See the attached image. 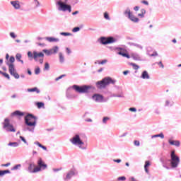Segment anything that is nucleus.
Here are the masks:
<instances>
[{"instance_id": "obj_23", "label": "nucleus", "mask_w": 181, "mask_h": 181, "mask_svg": "<svg viewBox=\"0 0 181 181\" xmlns=\"http://www.w3.org/2000/svg\"><path fill=\"white\" fill-rule=\"evenodd\" d=\"M28 93H37V94H39L40 93V90L37 88V87L28 88Z\"/></svg>"}, {"instance_id": "obj_33", "label": "nucleus", "mask_w": 181, "mask_h": 181, "mask_svg": "<svg viewBox=\"0 0 181 181\" xmlns=\"http://www.w3.org/2000/svg\"><path fill=\"white\" fill-rule=\"evenodd\" d=\"M118 54H119L120 56H122L123 57H127V59H131V56H129V54L123 52H119Z\"/></svg>"}, {"instance_id": "obj_22", "label": "nucleus", "mask_w": 181, "mask_h": 181, "mask_svg": "<svg viewBox=\"0 0 181 181\" xmlns=\"http://www.w3.org/2000/svg\"><path fill=\"white\" fill-rule=\"evenodd\" d=\"M132 57L134 60H136L137 62H141V60H142L141 59V56H139V54H136V53H132Z\"/></svg>"}, {"instance_id": "obj_64", "label": "nucleus", "mask_w": 181, "mask_h": 181, "mask_svg": "<svg viewBox=\"0 0 181 181\" xmlns=\"http://www.w3.org/2000/svg\"><path fill=\"white\" fill-rule=\"evenodd\" d=\"M141 4H144V5H149V3L145 0L142 1Z\"/></svg>"}, {"instance_id": "obj_35", "label": "nucleus", "mask_w": 181, "mask_h": 181, "mask_svg": "<svg viewBox=\"0 0 181 181\" xmlns=\"http://www.w3.org/2000/svg\"><path fill=\"white\" fill-rule=\"evenodd\" d=\"M43 53H45L46 56H52V52L50 49H43Z\"/></svg>"}, {"instance_id": "obj_36", "label": "nucleus", "mask_w": 181, "mask_h": 181, "mask_svg": "<svg viewBox=\"0 0 181 181\" xmlns=\"http://www.w3.org/2000/svg\"><path fill=\"white\" fill-rule=\"evenodd\" d=\"M103 16L106 21H111V18H110V15L108 14V12H105L103 14Z\"/></svg>"}, {"instance_id": "obj_30", "label": "nucleus", "mask_w": 181, "mask_h": 181, "mask_svg": "<svg viewBox=\"0 0 181 181\" xmlns=\"http://www.w3.org/2000/svg\"><path fill=\"white\" fill-rule=\"evenodd\" d=\"M35 145H37V146H39V148H41L42 149H43L44 151H47V148L43 145H42L39 141H35L34 143Z\"/></svg>"}, {"instance_id": "obj_12", "label": "nucleus", "mask_w": 181, "mask_h": 181, "mask_svg": "<svg viewBox=\"0 0 181 181\" xmlns=\"http://www.w3.org/2000/svg\"><path fill=\"white\" fill-rule=\"evenodd\" d=\"M40 57L39 62L40 64H43V57H45V54L43 52H37L36 51L33 52V59L35 62H37V58Z\"/></svg>"}, {"instance_id": "obj_59", "label": "nucleus", "mask_w": 181, "mask_h": 181, "mask_svg": "<svg viewBox=\"0 0 181 181\" xmlns=\"http://www.w3.org/2000/svg\"><path fill=\"white\" fill-rule=\"evenodd\" d=\"M141 13L145 16V14L146 13V10H145V8H142L141 10Z\"/></svg>"}, {"instance_id": "obj_40", "label": "nucleus", "mask_w": 181, "mask_h": 181, "mask_svg": "<svg viewBox=\"0 0 181 181\" xmlns=\"http://www.w3.org/2000/svg\"><path fill=\"white\" fill-rule=\"evenodd\" d=\"M8 63H10V64H13V63H15V57H10Z\"/></svg>"}, {"instance_id": "obj_9", "label": "nucleus", "mask_w": 181, "mask_h": 181, "mask_svg": "<svg viewBox=\"0 0 181 181\" xmlns=\"http://www.w3.org/2000/svg\"><path fill=\"white\" fill-rule=\"evenodd\" d=\"M36 170L37 172H42V170H46L47 169V164L45 163V161L42 159V158H39L37 161Z\"/></svg>"}, {"instance_id": "obj_7", "label": "nucleus", "mask_w": 181, "mask_h": 181, "mask_svg": "<svg viewBox=\"0 0 181 181\" xmlns=\"http://www.w3.org/2000/svg\"><path fill=\"white\" fill-rule=\"evenodd\" d=\"M2 124L3 129H5L6 132H16V129H15L13 125L11 124V121L8 118H6Z\"/></svg>"}, {"instance_id": "obj_25", "label": "nucleus", "mask_w": 181, "mask_h": 181, "mask_svg": "<svg viewBox=\"0 0 181 181\" xmlns=\"http://www.w3.org/2000/svg\"><path fill=\"white\" fill-rule=\"evenodd\" d=\"M150 165H151V162H149V160H146L144 165V170L146 173H149V170H148V168H149Z\"/></svg>"}, {"instance_id": "obj_29", "label": "nucleus", "mask_w": 181, "mask_h": 181, "mask_svg": "<svg viewBox=\"0 0 181 181\" xmlns=\"http://www.w3.org/2000/svg\"><path fill=\"white\" fill-rule=\"evenodd\" d=\"M153 138H161V139H163L165 138V135L163 133H160L159 134H155L151 136V139H153Z\"/></svg>"}, {"instance_id": "obj_51", "label": "nucleus", "mask_w": 181, "mask_h": 181, "mask_svg": "<svg viewBox=\"0 0 181 181\" xmlns=\"http://www.w3.org/2000/svg\"><path fill=\"white\" fill-rule=\"evenodd\" d=\"M117 180H122V181L127 180V177H125V176L119 177L117 178Z\"/></svg>"}, {"instance_id": "obj_54", "label": "nucleus", "mask_w": 181, "mask_h": 181, "mask_svg": "<svg viewBox=\"0 0 181 181\" xmlns=\"http://www.w3.org/2000/svg\"><path fill=\"white\" fill-rule=\"evenodd\" d=\"M129 111H131L132 112H136V108L130 107V108H129Z\"/></svg>"}, {"instance_id": "obj_1", "label": "nucleus", "mask_w": 181, "mask_h": 181, "mask_svg": "<svg viewBox=\"0 0 181 181\" xmlns=\"http://www.w3.org/2000/svg\"><path fill=\"white\" fill-rule=\"evenodd\" d=\"M36 121L37 117L32 114H28L25 117V124L23 131H29V132H35V127H36Z\"/></svg>"}, {"instance_id": "obj_26", "label": "nucleus", "mask_w": 181, "mask_h": 181, "mask_svg": "<svg viewBox=\"0 0 181 181\" xmlns=\"http://www.w3.org/2000/svg\"><path fill=\"white\" fill-rule=\"evenodd\" d=\"M49 50H50L52 54H56L57 53V52H59V47L58 46H54Z\"/></svg>"}, {"instance_id": "obj_43", "label": "nucleus", "mask_w": 181, "mask_h": 181, "mask_svg": "<svg viewBox=\"0 0 181 181\" xmlns=\"http://www.w3.org/2000/svg\"><path fill=\"white\" fill-rule=\"evenodd\" d=\"M108 121H110V117H103V124H107V122H108Z\"/></svg>"}, {"instance_id": "obj_57", "label": "nucleus", "mask_w": 181, "mask_h": 181, "mask_svg": "<svg viewBox=\"0 0 181 181\" xmlns=\"http://www.w3.org/2000/svg\"><path fill=\"white\" fill-rule=\"evenodd\" d=\"M66 51L67 54H70L71 53V50L69 47L66 48Z\"/></svg>"}, {"instance_id": "obj_3", "label": "nucleus", "mask_w": 181, "mask_h": 181, "mask_svg": "<svg viewBox=\"0 0 181 181\" xmlns=\"http://www.w3.org/2000/svg\"><path fill=\"white\" fill-rule=\"evenodd\" d=\"M115 83H117L116 80H114L110 77H105L100 81H98L96 83V86L98 88L102 89L105 88L109 84H115Z\"/></svg>"}, {"instance_id": "obj_20", "label": "nucleus", "mask_w": 181, "mask_h": 181, "mask_svg": "<svg viewBox=\"0 0 181 181\" xmlns=\"http://www.w3.org/2000/svg\"><path fill=\"white\" fill-rule=\"evenodd\" d=\"M11 4L16 9H21V4H19V1H11Z\"/></svg>"}, {"instance_id": "obj_16", "label": "nucleus", "mask_w": 181, "mask_h": 181, "mask_svg": "<svg viewBox=\"0 0 181 181\" xmlns=\"http://www.w3.org/2000/svg\"><path fill=\"white\" fill-rule=\"evenodd\" d=\"M140 78H141L142 80H150L151 76H149V73H148V71H143L141 75L140 76Z\"/></svg>"}, {"instance_id": "obj_52", "label": "nucleus", "mask_w": 181, "mask_h": 181, "mask_svg": "<svg viewBox=\"0 0 181 181\" xmlns=\"http://www.w3.org/2000/svg\"><path fill=\"white\" fill-rule=\"evenodd\" d=\"M3 76H5L6 78H7L8 80H11V76H9V74L4 72V74H3Z\"/></svg>"}, {"instance_id": "obj_37", "label": "nucleus", "mask_w": 181, "mask_h": 181, "mask_svg": "<svg viewBox=\"0 0 181 181\" xmlns=\"http://www.w3.org/2000/svg\"><path fill=\"white\" fill-rule=\"evenodd\" d=\"M36 105L37 108H43V107H45V103H43L42 102H38L36 103Z\"/></svg>"}, {"instance_id": "obj_46", "label": "nucleus", "mask_w": 181, "mask_h": 181, "mask_svg": "<svg viewBox=\"0 0 181 181\" xmlns=\"http://www.w3.org/2000/svg\"><path fill=\"white\" fill-rule=\"evenodd\" d=\"M131 65L134 69V70H138L139 69V66L136 64L132 63Z\"/></svg>"}, {"instance_id": "obj_60", "label": "nucleus", "mask_w": 181, "mask_h": 181, "mask_svg": "<svg viewBox=\"0 0 181 181\" xmlns=\"http://www.w3.org/2000/svg\"><path fill=\"white\" fill-rule=\"evenodd\" d=\"M28 57H33V53H32V52H28Z\"/></svg>"}, {"instance_id": "obj_41", "label": "nucleus", "mask_w": 181, "mask_h": 181, "mask_svg": "<svg viewBox=\"0 0 181 181\" xmlns=\"http://www.w3.org/2000/svg\"><path fill=\"white\" fill-rule=\"evenodd\" d=\"M133 46H134V47H137V49H140L141 50H142L144 49V47H142V45H141L139 44L134 43Z\"/></svg>"}, {"instance_id": "obj_27", "label": "nucleus", "mask_w": 181, "mask_h": 181, "mask_svg": "<svg viewBox=\"0 0 181 181\" xmlns=\"http://www.w3.org/2000/svg\"><path fill=\"white\" fill-rule=\"evenodd\" d=\"M59 63H61V64H63V63H64L65 62V59H64V55H63L62 52L59 53Z\"/></svg>"}, {"instance_id": "obj_42", "label": "nucleus", "mask_w": 181, "mask_h": 181, "mask_svg": "<svg viewBox=\"0 0 181 181\" xmlns=\"http://www.w3.org/2000/svg\"><path fill=\"white\" fill-rule=\"evenodd\" d=\"M34 5L35 6V8H39L40 6V2L37 0H34Z\"/></svg>"}, {"instance_id": "obj_6", "label": "nucleus", "mask_w": 181, "mask_h": 181, "mask_svg": "<svg viewBox=\"0 0 181 181\" xmlns=\"http://www.w3.org/2000/svg\"><path fill=\"white\" fill-rule=\"evenodd\" d=\"M56 5L58 6V11H61L62 12H71V6L63 2L62 0H59L57 1Z\"/></svg>"}, {"instance_id": "obj_17", "label": "nucleus", "mask_w": 181, "mask_h": 181, "mask_svg": "<svg viewBox=\"0 0 181 181\" xmlns=\"http://www.w3.org/2000/svg\"><path fill=\"white\" fill-rule=\"evenodd\" d=\"M25 112H21V110H16L11 114V117H23Z\"/></svg>"}, {"instance_id": "obj_31", "label": "nucleus", "mask_w": 181, "mask_h": 181, "mask_svg": "<svg viewBox=\"0 0 181 181\" xmlns=\"http://www.w3.org/2000/svg\"><path fill=\"white\" fill-rule=\"evenodd\" d=\"M124 15L126 16L127 18H128L132 12L131 11V9L129 8H126V10L124 11Z\"/></svg>"}, {"instance_id": "obj_55", "label": "nucleus", "mask_w": 181, "mask_h": 181, "mask_svg": "<svg viewBox=\"0 0 181 181\" xmlns=\"http://www.w3.org/2000/svg\"><path fill=\"white\" fill-rule=\"evenodd\" d=\"M158 66H160V67H161V69H164L165 66L163 65V64L162 63V61H160V62L158 63Z\"/></svg>"}, {"instance_id": "obj_28", "label": "nucleus", "mask_w": 181, "mask_h": 181, "mask_svg": "<svg viewBox=\"0 0 181 181\" xmlns=\"http://www.w3.org/2000/svg\"><path fill=\"white\" fill-rule=\"evenodd\" d=\"M8 146H11V148H18L19 146V143L18 142H9Z\"/></svg>"}, {"instance_id": "obj_48", "label": "nucleus", "mask_w": 181, "mask_h": 181, "mask_svg": "<svg viewBox=\"0 0 181 181\" xmlns=\"http://www.w3.org/2000/svg\"><path fill=\"white\" fill-rule=\"evenodd\" d=\"M63 77H66V74L61 75L59 77L56 78L55 81H59V80H62V78H63Z\"/></svg>"}, {"instance_id": "obj_39", "label": "nucleus", "mask_w": 181, "mask_h": 181, "mask_svg": "<svg viewBox=\"0 0 181 181\" xmlns=\"http://www.w3.org/2000/svg\"><path fill=\"white\" fill-rule=\"evenodd\" d=\"M61 36H73V34H71V33H60Z\"/></svg>"}, {"instance_id": "obj_4", "label": "nucleus", "mask_w": 181, "mask_h": 181, "mask_svg": "<svg viewBox=\"0 0 181 181\" xmlns=\"http://www.w3.org/2000/svg\"><path fill=\"white\" fill-rule=\"evenodd\" d=\"M72 88L75 90L76 93H78L79 94H88V93H90V90L93 88V86H78V85H74L72 86Z\"/></svg>"}, {"instance_id": "obj_38", "label": "nucleus", "mask_w": 181, "mask_h": 181, "mask_svg": "<svg viewBox=\"0 0 181 181\" xmlns=\"http://www.w3.org/2000/svg\"><path fill=\"white\" fill-rule=\"evenodd\" d=\"M22 168V165L18 164L16 165L13 168H11V170H18V169H21Z\"/></svg>"}, {"instance_id": "obj_50", "label": "nucleus", "mask_w": 181, "mask_h": 181, "mask_svg": "<svg viewBox=\"0 0 181 181\" xmlns=\"http://www.w3.org/2000/svg\"><path fill=\"white\" fill-rule=\"evenodd\" d=\"M10 36L12 37V39H16V35H15V33L13 32L10 33Z\"/></svg>"}, {"instance_id": "obj_47", "label": "nucleus", "mask_w": 181, "mask_h": 181, "mask_svg": "<svg viewBox=\"0 0 181 181\" xmlns=\"http://www.w3.org/2000/svg\"><path fill=\"white\" fill-rule=\"evenodd\" d=\"M35 74L37 75V74H40V68L39 66H37L35 70Z\"/></svg>"}, {"instance_id": "obj_63", "label": "nucleus", "mask_w": 181, "mask_h": 181, "mask_svg": "<svg viewBox=\"0 0 181 181\" xmlns=\"http://www.w3.org/2000/svg\"><path fill=\"white\" fill-rule=\"evenodd\" d=\"M59 170H62V168H53V172H59Z\"/></svg>"}, {"instance_id": "obj_19", "label": "nucleus", "mask_w": 181, "mask_h": 181, "mask_svg": "<svg viewBox=\"0 0 181 181\" xmlns=\"http://www.w3.org/2000/svg\"><path fill=\"white\" fill-rule=\"evenodd\" d=\"M168 144H170V145H173L174 146H177L179 147L180 146V141L176 140H172V139H168Z\"/></svg>"}, {"instance_id": "obj_8", "label": "nucleus", "mask_w": 181, "mask_h": 181, "mask_svg": "<svg viewBox=\"0 0 181 181\" xmlns=\"http://www.w3.org/2000/svg\"><path fill=\"white\" fill-rule=\"evenodd\" d=\"M6 64L8 66V71L11 76H13L14 78H19L20 76L18 72H16V69H15V64L9 63V62H6Z\"/></svg>"}, {"instance_id": "obj_45", "label": "nucleus", "mask_w": 181, "mask_h": 181, "mask_svg": "<svg viewBox=\"0 0 181 181\" xmlns=\"http://www.w3.org/2000/svg\"><path fill=\"white\" fill-rule=\"evenodd\" d=\"M20 139H21V141H23V142H24V144H25V145H29V144L28 143V141H26L25 137L20 136Z\"/></svg>"}, {"instance_id": "obj_58", "label": "nucleus", "mask_w": 181, "mask_h": 181, "mask_svg": "<svg viewBox=\"0 0 181 181\" xmlns=\"http://www.w3.org/2000/svg\"><path fill=\"white\" fill-rule=\"evenodd\" d=\"M1 166L8 168V166H11V163H7L6 164H2Z\"/></svg>"}, {"instance_id": "obj_5", "label": "nucleus", "mask_w": 181, "mask_h": 181, "mask_svg": "<svg viewBox=\"0 0 181 181\" xmlns=\"http://www.w3.org/2000/svg\"><path fill=\"white\" fill-rule=\"evenodd\" d=\"M170 163L171 165V168L173 169H175L179 166V164L180 163V158L179 156H176L175 153V151H172L170 154Z\"/></svg>"}, {"instance_id": "obj_62", "label": "nucleus", "mask_w": 181, "mask_h": 181, "mask_svg": "<svg viewBox=\"0 0 181 181\" xmlns=\"http://www.w3.org/2000/svg\"><path fill=\"white\" fill-rule=\"evenodd\" d=\"M113 161H115V162H116V163H121V162H122V160H121V159H115V160H113Z\"/></svg>"}, {"instance_id": "obj_53", "label": "nucleus", "mask_w": 181, "mask_h": 181, "mask_svg": "<svg viewBox=\"0 0 181 181\" xmlns=\"http://www.w3.org/2000/svg\"><path fill=\"white\" fill-rule=\"evenodd\" d=\"M134 144L135 146H139V145H141V143L139 142V141H136V140L134 141Z\"/></svg>"}, {"instance_id": "obj_15", "label": "nucleus", "mask_w": 181, "mask_h": 181, "mask_svg": "<svg viewBox=\"0 0 181 181\" xmlns=\"http://www.w3.org/2000/svg\"><path fill=\"white\" fill-rule=\"evenodd\" d=\"M28 173H37V170H36V165L35 163H31L28 165Z\"/></svg>"}, {"instance_id": "obj_32", "label": "nucleus", "mask_w": 181, "mask_h": 181, "mask_svg": "<svg viewBox=\"0 0 181 181\" xmlns=\"http://www.w3.org/2000/svg\"><path fill=\"white\" fill-rule=\"evenodd\" d=\"M173 101L166 100L165 103V107H173Z\"/></svg>"}, {"instance_id": "obj_21", "label": "nucleus", "mask_w": 181, "mask_h": 181, "mask_svg": "<svg viewBox=\"0 0 181 181\" xmlns=\"http://www.w3.org/2000/svg\"><path fill=\"white\" fill-rule=\"evenodd\" d=\"M45 39L50 43H52L53 42H60V40L59 38H54L53 37H47Z\"/></svg>"}, {"instance_id": "obj_24", "label": "nucleus", "mask_w": 181, "mask_h": 181, "mask_svg": "<svg viewBox=\"0 0 181 181\" xmlns=\"http://www.w3.org/2000/svg\"><path fill=\"white\" fill-rule=\"evenodd\" d=\"M16 59L17 60V62H19L20 63H21V64H23V60H22V54L21 53H17L16 54Z\"/></svg>"}, {"instance_id": "obj_49", "label": "nucleus", "mask_w": 181, "mask_h": 181, "mask_svg": "<svg viewBox=\"0 0 181 181\" xmlns=\"http://www.w3.org/2000/svg\"><path fill=\"white\" fill-rule=\"evenodd\" d=\"M80 31V27H75L73 28L72 32L76 33V32H79Z\"/></svg>"}, {"instance_id": "obj_13", "label": "nucleus", "mask_w": 181, "mask_h": 181, "mask_svg": "<svg viewBox=\"0 0 181 181\" xmlns=\"http://www.w3.org/2000/svg\"><path fill=\"white\" fill-rule=\"evenodd\" d=\"M160 162H161L163 168H165V169H167L168 170L170 169V167L168 165L169 162H170V159H168V158L165 156H161L160 158Z\"/></svg>"}, {"instance_id": "obj_44", "label": "nucleus", "mask_w": 181, "mask_h": 181, "mask_svg": "<svg viewBox=\"0 0 181 181\" xmlns=\"http://www.w3.org/2000/svg\"><path fill=\"white\" fill-rule=\"evenodd\" d=\"M49 69H50V65H49V64L47 62L45 63L44 70L48 71V70H49Z\"/></svg>"}, {"instance_id": "obj_34", "label": "nucleus", "mask_w": 181, "mask_h": 181, "mask_svg": "<svg viewBox=\"0 0 181 181\" xmlns=\"http://www.w3.org/2000/svg\"><path fill=\"white\" fill-rule=\"evenodd\" d=\"M8 173H11V170H0V177L4 176V175H6Z\"/></svg>"}, {"instance_id": "obj_11", "label": "nucleus", "mask_w": 181, "mask_h": 181, "mask_svg": "<svg viewBox=\"0 0 181 181\" xmlns=\"http://www.w3.org/2000/svg\"><path fill=\"white\" fill-rule=\"evenodd\" d=\"M100 42L102 45H110L111 43H115V42H117V39L114 38V37H100Z\"/></svg>"}, {"instance_id": "obj_61", "label": "nucleus", "mask_w": 181, "mask_h": 181, "mask_svg": "<svg viewBox=\"0 0 181 181\" xmlns=\"http://www.w3.org/2000/svg\"><path fill=\"white\" fill-rule=\"evenodd\" d=\"M134 11H135L136 12H138V11H139V6H136L134 8Z\"/></svg>"}, {"instance_id": "obj_18", "label": "nucleus", "mask_w": 181, "mask_h": 181, "mask_svg": "<svg viewBox=\"0 0 181 181\" xmlns=\"http://www.w3.org/2000/svg\"><path fill=\"white\" fill-rule=\"evenodd\" d=\"M127 18L129 19V21L134 22V23H138V22H139V18L135 17L132 13Z\"/></svg>"}, {"instance_id": "obj_10", "label": "nucleus", "mask_w": 181, "mask_h": 181, "mask_svg": "<svg viewBox=\"0 0 181 181\" xmlns=\"http://www.w3.org/2000/svg\"><path fill=\"white\" fill-rule=\"evenodd\" d=\"M77 170L76 169L73 168L71 169L63 177V179L64 181H69L73 177V176L77 175Z\"/></svg>"}, {"instance_id": "obj_14", "label": "nucleus", "mask_w": 181, "mask_h": 181, "mask_svg": "<svg viewBox=\"0 0 181 181\" xmlns=\"http://www.w3.org/2000/svg\"><path fill=\"white\" fill-rule=\"evenodd\" d=\"M93 100L96 103H103L104 101V96L103 95L95 93L92 96Z\"/></svg>"}, {"instance_id": "obj_2", "label": "nucleus", "mask_w": 181, "mask_h": 181, "mask_svg": "<svg viewBox=\"0 0 181 181\" xmlns=\"http://www.w3.org/2000/svg\"><path fill=\"white\" fill-rule=\"evenodd\" d=\"M83 138H86V135L76 134L69 139V142H71L72 145H74V146H77V148L81 149V151H86L87 146L84 144V141H83Z\"/></svg>"}, {"instance_id": "obj_56", "label": "nucleus", "mask_w": 181, "mask_h": 181, "mask_svg": "<svg viewBox=\"0 0 181 181\" xmlns=\"http://www.w3.org/2000/svg\"><path fill=\"white\" fill-rule=\"evenodd\" d=\"M108 60L107 59H104L103 61H101L100 62H99V64H105V63H107Z\"/></svg>"}]
</instances>
